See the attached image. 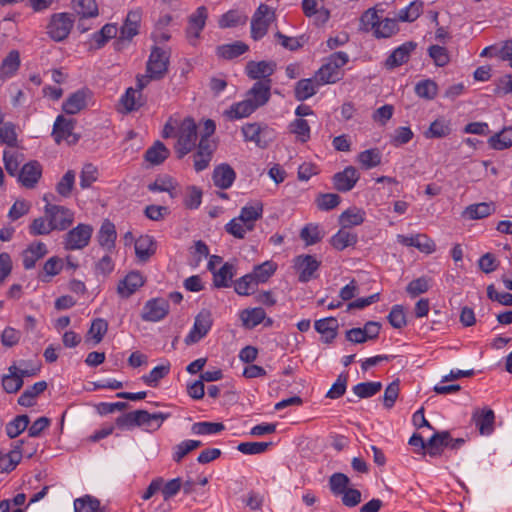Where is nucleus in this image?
<instances>
[{
	"instance_id": "nucleus-44",
	"label": "nucleus",
	"mask_w": 512,
	"mask_h": 512,
	"mask_svg": "<svg viewBox=\"0 0 512 512\" xmlns=\"http://www.w3.org/2000/svg\"><path fill=\"white\" fill-rule=\"evenodd\" d=\"M248 20V17L239 12L238 10H229L226 13H224L219 21L218 25L222 29L226 28H233L241 25H245Z\"/></svg>"
},
{
	"instance_id": "nucleus-46",
	"label": "nucleus",
	"mask_w": 512,
	"mask_h": 512,
	"mask_svg": "<svg viewBox=\"0 0 512 512\" xmlns=\"http://www.w3.org/2000/svg\"><path fill=\"white\" fill-rule=\"evenodd\" d=\"M381 152L378 148H371L360 152L357 156V160L361 167L365 170L372 169L381 164Z\"/></svg>"
},
{
	"instance_id": "nucleus-2",
	"label": "nucleus",
	"mask_w": 512,
	"mask_h": 512,
	"mask_svg": "<svg viewBox=\"0 0 512 512\" xmlns=\"http://www.w3.org/2000/svg\"><path fill=\"white\" fill-rule=\"evenodd\" d=\"M241 132L244 141L254 142L257 147L265 149L275 138V132L267 124L258 122L246 123L242 126Z\"/></svg>"
},
{
	"instance_id": "nucleus-57",
	"label": "nucleus",
	"mask_w": 512,
	"mask_h": 512,
	"mask_svg": "<svg viewBox=\"0 0 512 512\" xmlns=\"http://www.w3.org/2000/svg\"><path fill=\"white\" fill-rule=\"evenodd\" d=\"M422 9V1H412L407 7L399 11L398 18L402 22H413L421 15Z\"/></svg>"
},
{
	"instance_id": "nucleus-63",
	"label": "nucleus",
	"mask_w": 512,
	"mask_h": 512,
	"mask_svg": "<svg viewBox=\"0 0 512 512\" xmlns=\"http://www.w3.org/2000/svg\"><path fill=\"white\" fill-rule=\"evenodd\" d=\"M289 128L290 132L295 134L302 143H305L310 139V126L307 120L297 118L290 123Z\"/></svg>"
},
{
	"instance_id": "nucleus-56",
	"label": "nucleus",
	"mask_w": 512,
	"mask_h": 512,
	"mask_svg": "<svg viewBox=\"0 0 512 512\" xmlns=\"http://www.w3.org/2000/svg\"><path fill=\"white\" fill-rule=\"evenodd\" d=\"M74 512H101L100 501L90 495L77 498L74 501Z\"/></svg>"
},
{
	"instance_id": "nucleus-54",
	"label": "nucleus",
	"mask_w": 512,
	"mask_h": 512,
	"mask_svg": "<svg viewBox=\"0 0 512 512\" xmlns=\"http://www.w3.org/2000/svg\"><path fill=\"white\" fill-rule=\"evenodd\" d=\"M328 483L331 493L335 496H340L349 488L350 479L346 474L336 472L329 477Z\"/></svg>"
},
{
	"instance_id": "nucleus-9",
	"label": "nucleus",
	"mask_w": 512,
	"mask_h": 512,
	"mask_svg": "<svg viewBox=\"0 0 512 512\" xmlns=\"http://www.w3.org/2000/svg\"><path fill=\"white\" fill-rule=\"evenodd\" d=\"M207 18L208 9L205 6H199L195 12L188 17L185 35L192 46H196L198 44L201 32L205 28Z\"/></svg>"
},
{
	"instance_id": "nucleus-5",
	"label": "nucleus",
	"mask_w": 512,
	"mask_h": 512,
	"mask_svg": "<svg viewBox=\"0 0 512 512\" xmlns=\"http://www.w3.org/2000/svg\"><path fill=\"white\" fill-rule=\"evenodd\" d=\"M74 22L73 14L55 13L51 16L47 25V34L52 40L61 42L69 36Z\"/></svg>"
},
{
	"instance_id": "nucleus-12",
	"label": "nucleus",
	"mask_w": 512,
	"mask_h": 512,
	"mask_svg": "<svg viewBox=\"0 0 512 512\" xmlns=\"http://www.w3.org/2000/svg\"><path fill=\"white\" fill-rule=\"evenodd\" d=\"M168 313V300L164 298H153L145 303L141 313V318L147 322H158L164 319Z\"/></svg>"
},
{
	"instance_id": "nucleus-20",
	"label": "nucleus",
	"mask_w": 512,
	"mask_h": 512,
	"mask_svg": "<svg viewBox=\"0 0 512 512\" xmlns=\"http://www.w3.org/2000/svg\"><path fill=\"white\" fill-rule=\"evenodd\" d=\"M397 241L404 246L415 247L426 254H431L436 250L434 241L425 234H416L412 236L399 234L397 235Z\"/></svg>"
},
{
	"instance_id": "nucleus-6",
	"label": "nucleus",
	"mask_w": 512,
	"mask_h": 512,
	"mask_svg": "<svg viewBox=\"0 0 512 512\" xmlns=\"http://www.w3.org/2000/svg\"><path fill=\"white\" fill-rule=\"evenodd\" d=\"M141 17V9L131 10L127 13L124 23L120 28L119 36L114 43L116 50L123 49L125 44L130 42L139 33Z\"/></svg>"
},
{
	"instance_id": "nucleus-55",
	"label": "nucleus",
	"mask_w": 512,
	"mask_h": 512,
	"mask_svg": "<svg viewBox=\"0 0 512 512\" xmlns=\"http://www.w3.org/2000/svg\"><path fill=\"white\" fill-rule=\"evenodd\" d=\"M74 11L83 18L95 17L98 15L96 0H73Z\"/></svg>"
},
{
	"instance_id": "nucleus-49",
	"label": "nucleus",
	"mask_w": 512,
	"mask_h": 512,
	"mask_svg": "<svg viewBox=\"0 0 512 512\" xmlns=\"http://www.w3.org/2000/svg\"><path fill=\"white\" fill-rule=\"evenodd\" d=\"M277 264L273 261H265L262 264L256 265L253 272L250 273L257 285L265 283L275 273Z\"/></svg>"
},
{
	"instance_id": "nucleus-39",
	"label": "nucleus",
	"mask_w": 512,
	"mask_h": 512,
	"mask_svg": "<svg viewBox=\"0 0 512 512\" xmlns=\"http://www.w3.org/2000/svg\"><path fill=\"white\" fill-rule=\"evenodd\" d=\"M263 214V205L257 203L254 206H244L240 211L238 219L242 221L248 231L254 229V221L260 219Z\"/></svg>"
},
{
	"instance_id": "nucleus-28",
	"label": "nucleus",
	"mask_w": 512,
	"mask_h": 512,
	"mask_svg": "<svg viewBox=\"0 0 512 512\" xmlns=\"http://www.w3.org/2000/svg\"><path fill=\"white\" fill-rule=\"evenodd\" d=\"M256 107L246 97L240 102L233 103L229 109L224 111V115L229 120H237L249 117L256 111Z\"/></svg>"
},
{
	"instance_id": "nucleus-30",
	"label": "nucleus",
	"mask_w": 512,
	"mask_h": 512,
	"mask_svg": "<svg viewBox=\"0 0 512 512\" xmlns=\"http://www.w3.org/2000/svg\"><path fill=\"white\" fill-rule=\"evenodd\" d=\"M320 85L317 84L316 78H305L299 80L295 84L294 96L297 101H304L317 93Z\"/></svg>"
},
{
	"instance_id": "nucleus-35",
	"label": "nucleus",
	"mask_w": 512,
	"mask_h": 512,
	"mask_svg": "<svg viewBox=\"0 0 512 512\" xmlns=\"http://www.w3.org/2000/svg\"><path fill=\"white\" fill-rule=\"evenodd\" d=\"M169 155V149L161 141L157 140L146 150L144 158L152 165H160L169 157Z\"/></svg>"
},
{
	"instance_id": "nucleus-16",
	"label": "nucleus",
	"mask_w": 512,
	"mask_h": 512,
	"mask_svg": "<svg viewBox=\"0 0 512 512\" xmlns=\"http://www.w3.org/2000/svg\"><path fill=\"white\" fill-rule=\"evenodd\" d=\"M42 176V165L37 160H31L24 164L19 171L18 181L25 188L36 186Z\"/></svg>"
},
{
	"instance_id": "nucleus-36",
	"label": "nucleus",
	"mask_w": 512,
	"mask_h": 512,
	"mask_svg": "<svg viewBox=\"0 0 512 512\" xmlns=\"http://www.w3.org/2000/svg\"><path fill=\"white\" fill-rule=\"evenodd\" d=\"M452 132L450 121L445 118H437L423 133L426 139L444 138Z\"/></svg>"
},
{
	"instance_id": "nucleus-8",
	"label": "nucleus",
	"mask_w": 512,
	"mask_h": 512,
	"mask_svg": "<svg viewBox=\"0 0 512 512\" xmlns=\"http://www.w3.org/2000/svg\"><path fill=\"white\" fill-rule=\"evenodd\" d=\"M213 319L209 310H201L195 317L194 324L184 342L186 345H192L203 339L211 330Z\"/></svg>"
},
{
	"instance_id": "nucleus-38",
	"label": "nucleus",
	"mask_w": 512,
	"mask_h": 512,
	"mask_svg": "<svg viewBox=\"0 0 512 512\" xmlns=\"http://www.w3.org/2000/svg\"><path fill=\"white\" fill-rule=\"evenodd\" d=\"M447 440H449L448 431L436 432L427 441L426 453L431 457L440 456L443 452V448L447 446Z\"/></svg>"
},
{
	"instance_id": "nucleus-61",
	"label": "nucleus",
	"mask_w": 512,
	"mask_h": 512,
	"mask_svg": "<svg viewBox=\"0 0 512 512\" xmlns=\"http://www.w3.org/2000/svg\"><path fill=\"white\" fill-rule=\"evenodd\" d=\"M75 185V172L68 170L56 184V192L64 197H70Z\"/></svg>"
},
{
	"instance_id": "nucleus-1",
	"label": "nucleus",
	"mask_w": 512,
	"mask_h": 512,
	"mask_svg": "<svg viewBox=\"0 0 512 512\" xmlns=\"http://www.w3.org/2000/svg\"><path fill=\"white\" fill-rule=\"evenodd\" d=\"M198 138L197 125L193 118L186 117L178 131L177 142L174 146L178 159H182L196 147Z\"/></svg>"
},
{
	"instance_id": "nucleus-58",
	"label": "nucleus",
	"mask_w": 512,
	"mask_h": 512,
	"mask_svg": "<svg viewBox=\"0 0 512 512\" xmlns=\"http://www.w3.org/2000/svg\"><path fill=\"white\" fill-rule=\"evenodd\" d=\"M324 234L320 231L319 226L309 223L301 229L300 238L307 246L320 242Z\"/></svg>"
},
{
	"instance_id": "nucleus-11",
	"label": "nucleus",
	"mask_w": 512,
	"mask_h": 512,
	"mask_svg": "<svg viewBox=\"0 0 512 512\" xmlns=\"http://www.w3.org/2000/svg\"><path fill=\"white\" fill-rule=\"evenodd\" d=\"M169 58L165 50L154 46L146 63V72L151 73L155 80H161L168 71Z\"/></svg>"
},
{
	"instance_id": "nucleus-21",
	"label": "nucleus",
	"mask_w": 512,
	"mask_h": 512,
	"mask_svg": "<svg viewBox=\"0 0 512 512\" xmlns=\"http://www.w3.org/2000/svg\"><path fill=\"white\" fill-rule=\"evenodd\" d=\"M145 283V278L139 271L129 272L124 279L119 281L117 292L122 298H129Z\"/></svg>"
},
{
	"instance_id": "nucleus-48",
	"label": "nucleus",
	"mask_w": 512,
	"mask_h": 512,
	"mask_svg": "<svg viewBox=\"0 0 512 512\" xmlns=\"http://www.w3.org/2000/svg\"><path fill=\"white\" fill-rule=\"evenodd\" d=\"M30 423V418L26 414L17 415L12 421L5 426V431L10 439H14L24 432Z\"/></svg>"
},
{
	"instance_id": "nucleus-10",
	"label": "nucleus",
	"mask_w": 512,
	"mask_h": 512,
	"mask_svg": "<svg viewBox=\"0 0 512 512\" xmlns=\"http://www.w3.org/2000/svg\"><path fill=\"white\" fill-rule=\"evenodd\" d=\"M76 126V120L58 115L53 125L52 136L57 144L62 140H66L68 144H76L80 136L73 133Z\"/></svg>"
},
{
	"instance_id": "nucleus-13",
	"label": "nucleus",
	"mask_w": 512,
	"mask_h": 512,
	"mask_svg": "<svg viewBox=\"0 0 512 512\" xmlns=\"http://www.w3.org/2000/svg\"><path fill=\"white\" fill-rule=\"evenodd\" d=\"M321 262L312 255H299L294 259V267L299 272L298 280L306 283L316 278L315 273L319 269Z\"/></svg>"
},
{
	"instance_id": "nucleus-42",
	"label": "nucleus",
	"mask_w": 512,
	"mask_h": 512,
	"mask_svg": "<svg viewBox=\"0 0 512 512\" xmlns=\"http://www.w3.org/2000/svg\"><path fill=\"white\" fill-rule=\"evenodd\" d=\"M315 78L318 85L332 84L340 80L341 73L330 62H327L318 69Z\"/></svg>"
},
{
	"instance_id": "nucleus-45",
	"label": "nucleus",
	"mask_w": 512,
	"mask_h": 512,
	"mask_svg": "<svg viewBox=\"0 0 512 512\" xmlns=\"http://www.w3.org/2000/svg\"><path fill=\"white\" fill-rule=\"evenodd\" d=\"M120 101L123 104L126 112L136 111L145 104V100L143 99L142 94L138 93L132 87H129L126 90Z\"/></svg>"
},
{
	"instance_id": "nucleus-14",
	"label": "nucleus",
	"mask_w": 512,
	"mask_h": 512,
	"mask_svg": "<svg viewBox=\"0 0 512 512\" xmlns=\"http://www.w3.org/2000/svg\"><path fill=\"white\" fill-rule=\"evenodd\" d=\"M272 80L265 79L256 81L246 92L245 97L254 104L256 109L268 103L271 97Z\"/></svg>"
},
{
	"instance_id": "nucleus-7",
	"label": "nucleus",
	"mask_w": 512,
	"mask_h": 512,
	"mask_svg": "<svg viewBox=\"0 0 512 512\" xmlns=\"http://www.w3.org/2000/svg\"><path fill=\"white\" fill-rule=\"evenodd\" d=\"M93 228L89 224L80 223L69 230L64 236L66 250H80L85 248L91 239Z\"/></svg>"
},
{
	"instance_id": "nucleus-17",
	"label": "nucleus",
	"mask_w": 512,
	"mask_h": 512,
	"mask_svg": "<svg viewBox=\"0 0 512 512\" xmlns=\"http://www.w3.org/2000/svg\"><path fill=\"white\" fill-rule=\"evenodd\" d=\"M276 70V63L274 61H249L246 64L245 72L248 78L252 80H265L271 79L270 76L274 74Z\"/></svg>"
},
{
	"instance_id": "nucleus-24",
	"label": "nucleus",
	"mask_w": 512,
	"mask_h": 512,
	"mask_svg": "<svg viewBox=\"0 0 512 512\" xmlns=\"http://www.w3.org/2000/svg\"><path fill=\"white\" fill-rule=\"evenodd\" d=\"M135 254L139 262L146 263L155 253L157 243L150 235H141L134 244Z\"/></svg>"
},
{
	"instance_id": "nucleus-3",
	"label": "nucleus",
	"mask_w": 512,
	"mask_h": 512,
	"mask_svg": "<svg viewBox=\"0 0 512 512\" xmlns=\"http://www.w3.org/2000/svg\"><path fill=\"white\" fill-rule=\"evenodd\" d=\"M275 19L274 10L269 5L261 3L251 19V38L255 41L262 39Z\"/></svg>"
},
{
	"instance_id": "nucleus-62",
	"label": "nucleus",
	"mask_w": 512,
	"mask_h": 512,
	"mask_svg": "<svg viewBox=\"0 0 512 512\" xmlns=\"http://www.w3.org/2000/svg\"><path fill=\"white\" fill-rule=\"evenodd\" d=\"M203 192L201 188L191 185L187 187V193L183 204L185 208L190 210L198 209L202 203Z\"/></svg>"
},
{
	"instance_id": "nucleus-25",
	"label": "nucleus",
	"mask_w": 512,
	"mask_h": 512,
	"mask_svg": "<svg viewBox=\"0 0 512 512\" xmlns=\"http://www.w3.org/2000/svg\"><path fill=\"white\" fill-rule=\"evenodd\" d=\"M116 239L117 232L114 223L108 219L104 220L97 235L99 245L111 253L115 248Z\"/></svg>"
},
{
	"instance_id": "nucleus-40",
	"label": "nucleus",
	"mask_w": 512,
	"mask_h": 512,
	"mask_svg": "<svg viewBox=\"0 0 512 512\" xmlns=\"http://www.w3.org/2000/svg\"><path fill=\"white\" fill-rule=\"evenodd\" d=\"M20 67V54L17 50H11L2 60L0 67V77L10 78L18 71Z\"/></svg>"
},
{
	"instance_id": "nucleus-27",
	"label": "nucleus",
	"mask_w": 512,
	"mask_h": 512,
	"mask_svg": "<svg viewBox=\"0 0 512 512\" xmlns=\"http://www.w3.org/2000/svg\"><path fill=\"white\" fill-rule=\"evenodd\" d=\"M338 321L334 317H326L323 319L316 320L314 323L315 330L322 335L324 343H332L337 336Z\"/></svg>"
},
{
	"instance_id": "nucleus-47",
	"label": "nucleus",
	"mask_w": 512,
	"mask_h": 512,
	"mask_svg": "<svg viewBox=\"0 0 512 512\" xmlns=\"http://www.w3.org/2000/svg\"><path fill=\"white\" fill-rule=\"evenodd\" d=\"M118 29L115 24H105L99 31L92 35L93 48H102L110 39L117 36Z\"/></svg>"
},
{
	"instance_id": "nucleus-37",
	"label": "nucleus",
	"mask_w": 512,
	"mask_h": 512,
	"mask_svg": "<svg viewBox=\"0 0 512 512\" xmlns=\"http://www.w3.org/2000/svg\"><path fill=\"white\" fill-rule=\"evenodd\" d=\"M364 220L365 211L356 207L346 209L339 216V224L346 229L361 225Z\"/></svg>"
},
{
	"instance_id": "nucleus-26",
	"label": "nucleus",
	"mask_w": 512,
	"mask_h": 512,
	"mask_svg": "<svg viewBox=\"0 0 512 512\" xmlns=\"http://www.w3.org/2000/svg\"><path fill=\"white\" fill-rule=\"evenodd\" d=\"M48 253V249L43 242L30 244L22 253L23 266L26 270L35 267L36 262Z\"/></svg>"
},
{
	"instance_id": "nucleus-59",
	"label": "nucleus",
	"mask_w": 512,
	"mask_h": 512,
	"mask_svg": "<svg viewBox=\"0 0 512 512\" xmlns=\"http://www.w3.org/2000/svg\"><path fill=\"white\" fill-rule=\"evenodd\" d=\"M399 31L397 20L385 18L380 21L379 25L375 28L374 36L376 38H389Z\"/></svg>"
},
{
	"instance_id": "nucleus-64",
	"label": "nucleus",
	"mask_w": 512,
	"mask_h": 512,
	"mask_svg": "<svg viewBox=\"0 0 512 512\" xmlns=\"http://www.w3.org/2000/svg\"><path fill=\"white\" fill-rule=\"evenodd\" d=\"M428 55L438 67H444L450 62V55L444 46L431 45L428 48Z\"/></svg>"
},
{
	"instance_id": "nucleus-53",
	"label": "nucleus",
	"mask_w": 512,
	"mask_h": 512,
	"mask_svg": "<svg viewBox=\"0 0 512 512\" xmlns=\"http://www.w3.org/2000/svg\"><path fill=\"white\" fill-rule=\"evenodd\" d=\"M225 430V425L221 422H196L191 426V432L196 435H213Z\"/></svg>"
},
{
	"instance_id": "nucleus-60",
	"label": "nucleus",
	"mask_w": 512,
	"mask_h": 512,
	"mask_svg": "<svg viewBox=\"0 0 512 512\" xmlns=\"http://www.w3.org/2000/svg\"><path fill=\"white\" fill-rule=\"evenodd\" d=\"M438 91V86L435 81L431 79H425L422 81H419L415 85V93L417 96L432 100L436 97Z\"/></svg>"
},
{
	"instance_id": "nucleus-51",
	"label": "nucleus",
	"mask_w": 512,
	"mask_h": 512,
	"mask_svg": "<svg viewBox=\"0 0 512 512\" xmlns=\"http://www.w3.org/2000/svg\"><path fill=\"white\" fill-rule=\"evenodd\" d=\"M203 443L200 440H184L173 447L172 459L176 463H180L182 459L191 451L201 447Z\"/></svg>"
},
{
	"instance_id": "nucleus-15",
	"label": "nucleus",
	"mask_w": 512,
	"mask_h": 512,
	"mask_svg": "<svg viewBox=\"0 0 512 512\" xmlns=\"http://www.w3.org/2000/svg\"><path fill=\"white\" fill-rule=\"evenodd\" d=\"M360 178V173L354 166H347L343 171L334 174V188L339 192L351 191Z\"/></svg>"
},
{
	"instance_id": "nucleus-18",
	"label": "nucleus",
	"mask_w": 512,
	"mask_h": 512,
	"mask_svg": "<svg viewBox=\"0 0 512 512\" xmlns=\"http://www.w3.org/2000/svg\"><path fill=\"white\" fill-rule=\"evenodd\" d=\"M92 96L88 88H81L72 93L63 103L62 110L68 115H74L86 108L87 100Z\"/></svg>"
},
{
	"instance_id": "nucleus-50",
	"label": "nucleus",
	"mask_w": 512,
	"mask_h": 512,
	"mask_svg": "<svg viewBox=\"0 0 512 512\" xmlns=\"http://www.w3.org/2000/svg\"><path fill=\"white\" fill-rule=\"evenodd\" d=\"M170 367L171 365L169 362H167V364L156 366L149 374L143 375L141 379L146 385L155 388L158 386L159 381L169 374Z\"/></svg>"
},
{
	"instance_id": "nucleus-34",
	"label": "nucleus",
	"mask_w": 512,
	"mask_h": 512,
	"mask_svg": "<svg viewBox=\"0 0 512 512\" xmlns=\"http://www.w3.org/2000/svg\"><path fill=\"white\" fill-rule=\"evenodd\" d=\"M24 384L23 379L17 372L15 364L9 366L8 374L2 376V387L6 393L12 394L18 392Z\"/></svg>"
},
{
	"instance_id": "nucleus-43",
	"label": "nucleus",
	"mask_w": 512,
	"mask_h": 512,
	"mask_svg": "<svg viewBox=\"0 0 512 512\" xmlns=\"http://www.w3.org/2000/svg\"><path fill=\"white\" fill-rule=\"evenodd\" d=\"M488 144L495 150H504L512 146V127H504L488 139Z\"/></svg>"
},
{
	"instance_id": "nucleus-23",
	"label": "nucleus",
	"mask_w": 512,
	"mask_h": 512,
	"mask_svg": "<svg viewBox=\"0 0 512 512\" xmlns=\"http://www.w3.org/2000/svg\"><path fill=\"white\" fill-rule=\"evenodd\" d=\"M236 179V172L227 163L217 165L212 174V180L216 187L225 190L230 188Z\"/></svg>"
},
{
	"instance_id": "nucleus-32",
	"label": "nucleus",
	"mask_w": 512,
	"mask_h": 512,
	"mask_svg": "<svg viewBox=\"0 0 512 512\" xmlns=\"http://www.w3.org/2000/svg\"><path fill=\"white\" fill-rule=\"evenodd\" d=\"M357 242V234L349 232L346 228L342 227L330 239L331 246L338 251H343L347 247L355 246Z\"/></svg>"
},
{
	"instance_id": "nucleus-29",
	"label": "nucleus",
	"mask_w": 512,
	"mask_h": 512,
	"mask_svg": "<svg viewBox=\"0 0 512 512\" xmlns=\"http://www.w3.org/2000/svg\"><path fill=\"white\" fill-rule=\"evenodd\" d=\"M249 46L242 41H235L230 44H223L216 47V55L225 60H232L246 53Z\"/></svg>"
},
{
	"instance_id": "nucleus-41",
	"label": "nucleus",
	"mask_w": 512,
	"mask_h": 512,
	"mask_svg": "<svg viewBox=\"0 0 512 512\" xmlns=\"http://www.w3.org/2000/svg\"><path fill=\"white\" fill-rule=\"evenodd\" d=\"M495 210H496V207L492 202L491 203L481 202V203H477V204H471L468 207H466L463 215H464V217H466L468 219L476 220V219H482V218H485V217L491 215L492 213L495 212Z\"/></svg>"
},
{
	"instance_id": "nucleus-19",
	"label": "nucleus",
	"mask_w": 512,
	"mask_h": 512,
	"mask_svg": "<svg viewBox=\"0 0 512 512\" xmlns=\"http://www.w3.org/2000/svg\"><path fill=\"white\" fill-rule=\"evenodd\" d=\"M417 47V43L414 41H407L397 47L385 60V67L388 70H392L408 62L410 54Z\"/></svg>"
},
{
	"instance_id": "nucleus-22",
	"label": "nucleus",
	"mask_w": 512,
	"mask_h": 512,
	"mask_svg": "<svg viewBox=\"0 0 512 512\" xmlns=\"http://www.w3.org/2000/svg\"><path fill=\"white\" fill-rule=\"evenodd\" d=\"M472 421L481 435H490L494 431L495 414L490 408L475 409Z\"/></svg>"
},
{
	"instance_id": "nucleus-4",
	"label": "nucleus",
	"mask_w": 512,
	"mask_h": 512,
	"mask_svg": "<svg viewBox=\"0 0 512 512\" xmlns=\"http://www.w3.org/2000/svg\"><path fill=\"white\" fill-rule=\"evenodd\" d=\"M46 202L44 213L54 230L64 231L70 227L74 220V213L60 205H54L49 202L48 195L43 197Z\"/></svg>"
},
{
	"instance_id": "nucleus-31",
	"label": "nucleus",
	"mask_w": 512,
	"mask_h": 512,
	"mask_svg": "<svg viewBox=\"0 0 512 512\" xmlns=\"http://www.w3.org/2000/svg\"><path fill=\"white\" fill-rule=\"evenodd\" d=\"M213 284L216 288H226L231 284L232 278L236 274L235 265L230 262H225L222 267L213 272Z\"/></svg>"
},
{
	"instance_id": "nucleus-33",
	"label": "nucleus",
	"mask_w": 512,
	"mask_h": 512,
	"mask_svg": "<svg viewBox=\"0 0 512 512\" xmlns=\"http://www.w3.org/2000/svg\"><path fill=\"white\" fill-rule=\"evenodd\" d=\"M240 319L246 329H253L266 319V312L262 307L244 309L240 313Z\"/></svg>"
},
{
	"instance_id": "nucleus-52",
	"label": "nucleus",
	"mask_w": 512,
	"mask_h": 512,
	"mask_svg": "<svg viewBox=\"0 0 512 512\" xmlns=\"http://www.w3.org/2000/svg\"><path fill=\"white\" fill-rule=\"evenodd\" d=\"M382 389V383L378 381L361 382L353 386L352 391L361 399L370 398L379 393Z\"/></svg>"
}]
</instances>
